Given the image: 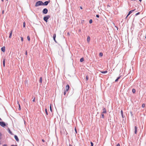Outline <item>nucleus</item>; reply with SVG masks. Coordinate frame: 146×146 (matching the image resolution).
<instances>
[{
	"instance_id": "obj_25",
	"label": "nucleus",
	"mask_w": 146,
	"mask_h": 146,
	"mask_svg": "<svg viewBox=\"0 0 146 146\" xmlns=\"http://www.w3.org/2000/svg\"><path fill=\"white\" fill-rule=\"evenodd\" d=\"M99 55L100 56L102 57L103 56V53L102 52H100V53Z\"/></svg>"
},
{
	"instance_id": "obj_30",
	"label": "nucleus",
	"mask_w": 146,
	"mask_h": 146,
	"mask_svg": "<svg viewBox=\"0 0 146 146\" xmlns=\"http://www.w3.org/2000/svg\"><path fill=\"white\" fill-rule=\"evenodd\" d=\"M25 22H24L23 23V27H25Z\"/></svg>"
},
{
	"instance_id": "obj_1",
	"label": "nucleus",
	"mask_w": 146,
	"mask_h": 146,
	"mask_svg": "<svg viewBox=\"0 0 146 146\" xmlns=\"http://www.w3.org/2000/svg\"><path fill=\"white\" fill-rule=\"evenodd\" d=\"M43 5V3L42 1H39L37 2L35 4V6L37 7L40 5Z\"/></svg>"
},
{
	"instance_id": "obj_49",
	"label": "nucleus",
	"mask_w": 146,
	"mask_h": 146,
	"mask_svg": "<svg viewBox=\"0 0 146 146\" xmlns=\"http://www.w3.org/2000/svg\"><path fill=\"white\" fill-rule=\"evenodd\" d=\"M3 146H7V145H4Z\"/></svg>"
},
{
	"instance_id": "obj_44",
	"label": "nucleus",
	"mask_w": 146,
	"mask_h": 146,
	"mask_svg": "<svg viewBox=\"0 0 146 146\" xmlns=\"http://www.w3.org/2000/svg\"><path fill=\"white\" fill-rule=\"evenodd\" d=\"M42 141L43 142H45V141L43 139L42 140Z\"/></svg>"
},
{
	"instance_id": "obj_46",
	"label": "nucleus",
	"mask_w": 146,
	"mask_h": 146,
	"mask_svg": "<svg viewBox=\"0 0 146 146\" xmlns=\"http://www.w3.org/2000/svg\"><path fill=\"white\" fill-rule=\"evenodd\" d=\"M11 146H16V145H12Z\"/></svg>"
},
{
	"instance_id": "obj_45",
	"label": "nucleus",
	"mask_w": 146,
	"mask_h": 146,
	"mask_svg": "<svg viewBox=\"0 0 146 146\" xmlns=\"http://www.w3.org/2000/svg\"><path fill=\"white\" fill-rule=\"evenodd\" d=\"M80 9H82V7H80Z\"/></svg>"
},
{
	"instance_id": "obj_5",
	"label": "nucleus",
	"mask_w": 146,
	"mask_h": 146,
	"mask_svg": "<svg viewBox=\"0 0 146 146\" xmlns=\"http://www.w3.org/2000/svg\"><path fill=\"white\" fill-rule=\"evenodd\" d=\"M135 10L134 9V10H131V11H130L129 12V13L127 15V16H126V19L127 18V17L130 15V14H131V13H132Z\"/></svg>"
},
{
	"instance_id": "obj_51",
	"label": "nucleus",
	"mask_w": 146,
	"mask_h": 146,
	"mask_svg": "<svg viewBox=\"0 0 146 146\" xmlns=\"http://www.w3.org/2000/svg\"><path fill=\"white\" fill-rule=\"evenodd\" d=\"M79 31H81V30L80 29L79 30Z\"/></svg>"
},
{
	"instance_id": "obj_6",
	"label": "nucleus",
	"mask_w": 146,
	"mask_h": 146,
	"mask_svg": "<svg viewBox=\"0 0 146 146\" xmlns=\"http://www.w3.org/2000/svg\"><path fill=\"white\" fill-rule=\"evenodd\" d=\"M69 88L70 87L69 85L68 84L65 87V90L68 91L69 89Z\"/></svg>"
},
{
	"instance_id": "obj_19",
	"label": "nucleus",
	"mask_w": 146,
	"mask_h": 146,
	"mask_svg": "<svg viewBox=\"0 0 146 146\" xmlns=\"http://www.w3.org/2000/svg\"><path fill=\"white\" fill-rule=\"evenodd\" d=\"M121 114L123 118V112L122 110H121Z\"/></svg>"
},
{
	"instance_id": "obj_7",
	"label": "nucleus",
	"mask_w": 146,
	"mask_h": 146,
	"mask_svg": "<svg viewBox=\"0 0 146 146\" xmlns=\"http://www.w3.org/2000/svg\"><path fill=\"white\" fill-rule=\"evenodd\" d=\"M50 0L48 1H46L45 2H44V3H43V5H47L48 4V3H50Z\"/></svg>"
},
{
	"instance_id": "obj_4",
	"label": "nucleus",
	"mask_w": 146,
	"mask_h": 146,
	"mask_svg": "<svg viewBox=\"0 0 146 146\" xmlns=\"http://www.w3.org/2000/svg\"><path fill=\"white\" fill-rule=\"evenodd\" d=\"M48 12V9H46L45 8L43 9L42 11V13H43L44 14H46Z\"/></svg>"
},
{
	"instance_id": "obj_47",
	"label": "nucleus",
	"mask_w": 146,
	"mask_h": 146,
	"mask_svg": "<svg viewBox=\"0 0 146 146\" xmlns=\"http://www.w3.org/2000/svg\"><path fill=\"white\" fill-rule=\"evenodd\" d=\"M69 146H72L71 145L69 144Z\"/></svg>"
},
{
	"instance_id": "obj_35",
	"label": "nucleus",
	"mask_w": 146,
	"mask_h": 146,
	"mask_svg": "<svg viewBox=\"0 0 146 146\" xmlns=\"http://www.w3.org/2000/svg\"><path fill=\"white\" fill-rule=\"evenodd\" d=\"M8 130L9 133H11V132L10 129H8Z\"/></svg>"
},
{
	"instance_id": "obj_50",
	"label": "nucleus",
	"mask_w": 146,
	"mask_h": 146,
	"mask_svg": "<svg viewBox=\"0 0 146 146\" xmlns=\"http://www.w3.org/2000/svg\"><path fill=\"white\" fill-rule=\"evenodd\" d=\"M140 2H141L142 0H139Z\"/></svg>"
},
{
	"instance_id": "obj_24",
	"label": "nucleus",
	"mask_w": 146,
	"mask_h": 146,
	"mask_svg": "<svg viewBox=\"0 0 146 146\" xmlns=\"http://www.w3.org/2000/svg\"><path fill=\"white\" fill-rule=\"evenodd\" d=\"M50 111L52 112V108H51V105L50 104Z\"/></svg>"
},
{
	"instance_id": "obj_9",
	"label": "nucleus",
	"mask_w": 146,
	"mask_h": 146,
	"mask_svg": "<svg viewBox=\"0 0 146 146\" xmlns=\"http://www.w3.org/2000/svg\"><path fill=\"white\" fill-rule=\"evenodd\" d=\"M5 46H3L1 48V50L3 52H4L5 51Z\"/></svg>"
},
{
	"instance_id": "obj_13",
	"label": "nucleus",
	"mask_w": 146,
	"mask_h": 146,
	"mask_svg": "<svg viewBox=\"0 0 146 146\" xmlns=\"http://www.w3.org/2000/svg\"><path fill=\"white\" fill-rule=\"evenodd\" d=\"M14 137H15V139L17 141H19V139L17 135H15L14 136Z\"/></svg>"
},
{
	"instance_id": "obj_22",
	"label": "nucleus",
	"mask_w": 146,
	"mask_h": 146,
	"mask_svg": "<svg viewBox=\"0 0 146 146\" xmlns=\"http://www.w3.org/2000/svg\"><path fill=\"white\" fill-rule=\"evenodd\" d=\"M27 38L28 40L29 41L30 40V38L29 36H28L27 37Z\"/></svg>"
},
{
	"instance_id": "obj_32",
	"label": "nucleus",
	"mask_w": 146,
	"mask_h": 146,
	"mask_svg": "<svg viewBox=\"0 0 146 146\" xmlns=\"http://www.w3.org/2000/svg\"><path fill=\"white\" fill-rule=\"evenodd\" d=\"M67 92V91H66V90H65L64 92V95H65L66 94V92Z\"/></svg>"
},
{
	"instance_id": "obj_17",
	"label": "nucleus",
	"mask_w": 146,
	"mask_h": 146,
	"mask_svg": "<svg viewBox=\"0 0 146 146\" xmlns=\"http://www.w3.org/2000/svg\"><path fill=\"white\" fill-rule=\"evenodd\" d=\"M100 72L101 73H102V74H104V73H107L108 72H107V71H101Z\"/></svg>"
},
{
	"instance_id": "obj_23",
	"label": "nucleus",
	"mask_w": 146,
	"mask_h": 146,
	"mask_svg": "<svg viewBox=\"0 0 146 146\" xmlns=\"http://www.w3.org/2000/svg\"><path fill=\"white\" fill-rule=\"evenodd\" d=\"M132 92L134 93L135 92V90L134 89H133L132 90Z\"/></svg>"
},
{
	"instance_id": "obj_14",
	"label": "nucleus",
	"mask_w": 146,
	"mask_h": 146,
	"mask_svg": "<svg viewBox=\"0 0 146 146\" xmlns=\"http://www.w3.org/2000/svg\"><path fill=\"white\" fill-rule=\"evenodd\" d=\"M90 40V36H88L87 38V41L88 42H89Z\"/></svg>"
},
{
	"instance_id": "obj_26",
	"label": "nucleus",
	"mask_w": 146,
	"mask_h": 146,
	"mask_svg": "<svg viewBox=\"0 0 146 146\" xmlns=\"http://www.w3.org/2000/svg\"><path fill=\"white\" fill-rule=\"evenodd\" d=\"M45 112H46V114L47 115L48 114V112H47V109L46 108L45 109Z\"/></svg>"
},
{
	"instance_id": "obj_42",
	"label": "nucleus",
	"mask_w": 146,
	"mask_h": 146,
	"mask_svg": "<svg viewBox=\"0 0 146 146\" xmlns=\"http://www.w3.org/2000/svg\"><path fill=\"white\" fill-rule=\"evenodd\" d=\"M33 102H35V98L33 100Z\"/></svg>"
},
{
	"instance_id": "obj_52",
	"label": "nucleus",
	"mask_w": 146,
	"mask_h": 146,
	"mask_svg": "<svg viewBox=\"0 0 146 146\" xmlns=\"http://www.w3.org/2000/svg\"><path fill=\"white\" fill-rule=\"evenodd\" d=\"M3 2V0H1Z\"/></svg>"
},
{
	"instance_id": "obj_10",
	"label": "nucleus",
	"mask_w": 146,
	"mask_h": 146,
	"mask_svg": "<svg viewBox=\"0 0 146 146\" xmlns=\"http://www.w3.org/2000/svg\"><path fill=\"white\" fill-rule=\"evenodd\" d=\"M56 37V34H54L53 36V38L54 40V41L56 42V41L55 40V38Z\"/></svg>"
},
{
	"instance_id": "obj_2",
	"label": "nucleus",
	"mask_w": 146,
	"mask_h": 146,
	"mask_svg": "<svg viewBox=\"0 0 146 146\" xmlns=\"http://www.w3.org/2000/svg\"><path fill=\"white\" fill-rule=\"evenodd\" d=\"M50 16L49 15H48L44 17L43 18V19L46 22H47L48 21V20L50 18Z\"/></svg>"
},
{
	"instance_id": "obj_31",
	"label": "nucleus",
	"mask_w": 146,
	"mask_h": 146,
	"mask_svg": "<svg viewBox=\"0 0 146 146\" xmlns=\"http://www.w3.org/2000/svg\"><path fill=\"white\" fill-rule=\"evenodd\" d=\"M21 40L22 42L23 41V38L22 37H21Z\"/></svg>"
},
{
	"instance_id": "obj_36",
	"label": "nucleus",
	"mask_w": 146,
	"mask_h": 146,
	"mask_svg": "<svg viewBox=\"0 0 146 146\" xmlns=\"http://www.w3.org/2000/svg\"><path fill=\"white\" fill-rule=\"evenodd\" d=\"M121 76H119L118 77H117V79L119 80Z\"/></svg>"
},
{
	"instance_id": "obj_41",
	"label": "nucleus",
	"mask_w": 146,
	"mask_h": 146,
	"mask_svg": "<svg viewBox=\"0 0 146 146\" xmlns=\"http://www.w3.org/2000/svg\"><path fill=\"white\" fill-rule=\"evenodd\" d=\"M118 79H116V80H115V82H117V81H118Z\"/></svg>"
},
{
	"instance_id": "obj_18",
	"label": "nucleus",
	"mask_w": 146,
	"mask_h": 146,
	"mask_svg": "<svg viewBox=\"0 0 146 146\" xmlns=\"http://www.w3.org/2000/svg\"><path fill=\"white\" fill-rule=\"evenodd\" d=\"M42 82V77H40V82L41 83Z\"/></svg>"
},
{
	"instance_id": "obj_20",
	"label": "nucleus",
	"mask_w": 146,
	"mask_h": 146,
	"mask_svg": "<svg viewBox=\"0 0 146 146\" xmlns=\"http://www.w3.org/2000/svg\"><path fill=\"white\" fill-rule=\"evenodd\" d=\"M84 61V59L83 58H82L80 59V61L81 62H82Z\"/></svg>"
},
{
	"instance_id": "obj_3",
	"label": "nucleus",
	"mask_w": 146,
	"mask_h": 146,
	"mask_svg": "<svg viewBox=\"0 0 146 146\" xmlns=\"http://www.w3.org/2000/svg\"><path fill=\"white\" fill-rule=\"evenodd\" d=\"M0 125L3 127H4L6 125L5 122L3 121H0Z\"/></svg>"
},
{
	"instance_id": "obj_53",
	"label": "nucleus",
	"mask_w": 146,
	"mask_h": 146,
	"mask_svg": "<svg viewBox=\"0 0 146 146\" xmlns=\"http://www.w3.org/2000/svg\"><path fill=\"white\" fill-rule=\"evenodd\" d=\"M0 119L1 120V118H0Z\"/></svg>"
},
{
	"instance_id": "obj_29",
	"label": "nucleus",
	"mask_w": 146,
	"mask_h": 146,
	"mask_svg": "<svg viewBox=\"0 0 146 146\" xmlns=\"http://www.w3.org/2000/svg\"><path fill=\"white\" fill-rule=\"evenodd\" d=\"M142 108H144L145 107V104H142Z\"/></svg>"
},
{
	"instance_id": "obj_8",
	"label": "nucleus",
	"mask_w": 146,
	"mask_h": 146,
	"mask_svg": "<svg viewBox=\"0 0 146 146\" xmlns=\"http://www.w3.org/2000/svg\"><path fill=\"white\" fill-rule=\"evenodd\" d=\"M103 111L102 113H107L106 109L105 108H104L103 109Z\"/></svg>"
},
{
	"instance_id": "obj_15",
	"label": "nucleus",
	"mask_w": 146,
	"mask_h": 146,
	"mask_svg": "<svg viewBox=\"0 0 146 146\" xmlns=\"http://www.w3.org/2000/svg\"><path fill=\"white\" fill-rule=\"evenodd\" d=\"M17 104H18V105H19V110H20L21 109V106H20V105L19 102L18 101L17 102Z\"/></svg>"
},
{
	"instance_id": "obj_11",
	"label": "nucleus",
	"mask_w": 146,
	"mask_h": 146,
	"mask_svg": "<svg viewBox=\"0 0 146 146\" xmlns=\"http://www.w3.org/2000/svg\"><path fill=\"white\" fill-rule=\"evenodd\" d=\"M5 58H4L3 60V66L4 67H5Z\"/></svg>"
},
{
	"instance_id": "obj_21",
	"label": "nucleus",
	"mask_w": 146,
	"mask_h": 146,
	"mask_svg": "<svg viewBox=\"0 0 146 146\" xmlns=\"http://www.w3.org/2000/svg\"><path fill=\"white\" fill-rule=\"evenodd\" d=\"M101 115H102V118H104V113H102V114H101Z\"/></svg>"
},
{
	"instance_id": "obj_48",
	"label": "nucleus",
	"mask_w": 146,
	"mask_h": 146,
	"mask_svg": "<svg viewBox=\"0 0 146 146\" xmlns=\"http://www.w3.org/2000/svg\"><path fill=\"white\" fill-rule=\"evenodd\" d=\"M4 11H2V13H4Z\"/></svg>"
},
{
	"instance_id": "obj_27",
	"label": "nucleus",
	"mask_w": 146,
	"mask_h": 146,
	"mask_svg": "<svg viewBox=\"0 0 146 146\" xmlns=\"http://www.w3.org/2000/svg\"><path fill=\"white\" fill-rule=\"evenodd\" d=\"M92 19H90L89 21V23H92Z\"/></svg>"
},
{
	"instance_id": "obj_38",
	"label": "nucleus",
	"mask_w": 146,
	"mask_h": 146,
	"mask_svg": "<svg viewBox=\"0 0 146 146\" xmlns=\"http://www.w3.org/2000/svg\"><path fill=\"white\" fill-rule=\"evenodd\" d=\"M74 129H75V131L76 133H77V130H76V128H75Z\"/></svg>"
},
{
	"instance_id": "obj_28",
	"label": "nucleus",
	"mask_w": 146,
	"mask_h": 146,
	"mask_svg": "<svg viewBox=\"0 0 146 146\" xmlns=\"http://www.w3.org/2000/svg\"><path fill=\"white\" fill-rule=\"evenodd\" d=\"M86 79L87 81L88 79V76H86Z\"/></svg>"
},
{
	"instance_id": "obj_40",
	"label": "nucleus",
	"mask_w": 146,
	"mask_h": 146,
	"mask_svg": "<svg viewBox=\"0 0 146 146\" xmlns=\"http://www.w3.org/2000/svg\"><path fill=\"white\" fill-rule=\"evenodd\" d=\"M120 146V144L119 143H118L117 145V146Z\"/></svg>"
},
{
	"instance_id": "obj_34",
	"label": "nucleus",
	"mask_w": 146,
	"mask_h": 146,
	"mask_svg": "<svg viewBox=\"0 0 146 146\" xmlns=\"http://www.w3.org/2000/svg\"><path fill=\"white\" fill-rule=\"evenodd\" d=\"M139 14H140V13L139 12H138L135 15L137 16V15H139Z\"/></svg>"
},
{
	"instance_id": "obj_43",
	"label": "nucleus",
	"mask_w": 146,
	"mask_h": 146,
	"mask_svg": "<svg viewBox=\"0 0 146 146\" xmlns=\"http://www.w3.org/2000/svg\"><path fill=\"white\" fill-rule=\"evenodd\" d=\"M27 51H26V52H25V54H26V55H27Z\"/></svg>"
},
{
	"instance_id": "obj_39",
	"label": "nucleus",
	"mask_w": 146,
	"mask_h": 146,
	"mask_svg": "<svg viewBox=\"0 0 146 146\" xmlns=\"http://www.w3.org/2000/svg\"><path fill=\"white\" fill-rule=\"evenodd\" d=\"M96 17L98 18H99V15H96Z\"/></svg>"
},
{
	"instance_id": "obj_33",
	"label": "nucleus",
	"mask_w": 146,
	"mask_h": 146,
	"mask_svg": "<svg viewBox=\"0 0 146 146\" xmlns=\"http://www.w3.org/2000/svg\"><path fill=\"white\" fill-rule=\"evenodd\" d=\"M90 143L91 144V146H93V143L92 142H91Z\"/></svg>"
},
{
	"instance_id": "obj_37",
	"label": "nucleus",
	"mask_w": 146,
	"mask_h": 146,
	"mask_svg": "<svg viewBox=\"0 0 146 146\" xmlns=\"http://www.w3.org/2000/svg\"><path fill=\"white\" fill-rule=\"evenodd\" d=\"M121 76H119L118 77H117V79L119 80Z\"/></svg>"
},
{
	"instance_id": "obj_16",
	"label": "nucleus",
	"mask_w": 146,
	"mask_h": 146,
	"mask_svg": "<svg viewBox=\"0 0 146 146\" xmlns=\"http://www.w3.org/2000/svg\"><path fill=\"white\" fill-rule=\"evenodd\" d=\"M12 31H11V33H10L9 36V38H11V36H12Z\"/></svg>"
},
{
	"instance_id": "obj_12",
	"label": "nucleus",
	"mask_w": 146,
	"mask_h": 146,
	"mask_svg": "<svg viewBox=\"0 0 146 146\" xmlns=\"http://www.w3.org/2000/svg\"><path fill=\"white\" fill-rule=\"evenodd\" d=\"M137 127L136 126H135V133L136 134H137Z\"/></svg>"
}]
</instances>
